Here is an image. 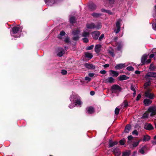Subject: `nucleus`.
Instances as JSON below:
<instances>
[{
    "instance_id": "nucleus-43",
    "label": "nucleus",
    "mask_w": 156,
    "mask_h": 156,
    "mask_svg": "<svg viewBox=\"0 0 156 156\" xmlns=\"http://www.w3.org/2000/svg\"><path fill=\"white\" fill-rule=\"evenodd\" d=\"M126 69L129 71H133L134 68L132 66H129L126 68Z\"/></svg>"
},
{
    "instance_id": "nucleus-49",
    "label": "nucleus",
    "mask_w": 156,
    "mask_h": 156,
    "mask_svg": "<svg viewBox=\"0 0 156 156\" xmlns=\"http://www.w3.org/2000/svg\"><path fill=\"white\" fill-rule=\"evenodd\" d=\"M132 134L133 135H136V136H137L138 135V133L137 130H135L132 132Z\"/></svg>"
},
{
    "instance_id": "nucleus-3",
    "label": "nucleus",
    "mask_w": 156,
    "mask_h": 156,
    "mask_svg": "<svg viewBox=\"0 0 156 156\" xmlns=\"http://www.w3.org/2000/svg\"><path fill=\"white\" fill-rule=\"evenodd\" d=\"M147 111L151 113L150 116L153 117L156 115V106L150 107L147 109Z\"/></svg>"
},
{
    "instance_id": "nucleus-19",
    "label": "nucleus",
    "mask_w": 156,
    "mask_h": 156,
    "mask_svg": "<svg viewBox=\"0 0 156 156\" xmlns=\"http://www.w3.org/2000/svg\"><path fill=\"white\" fill-rule=\"evenodd\" d=\"M86 26L88 29H94L95 28V24L94 23H87Z\"/></svg>"
},
{
    "instance_id": "nucleus-42",
    "label": "nucleus",
    "mask_w": 156,
    "mask_h": 156,
    "mask_svg": "<svg viewBox=\"0 0 156 156\" xmlns=\"http://www.w3.org/2000/svg\"><path fill=\"white\" fill-rule=\"evenodd\" d=\"M64 51H62L59 52L58 54V55L60 57L62 56L64 54Z\"/></svg>"
},
{
    "instance_id": "nucleus-54",
    "label": "nucleus",
    "mask_w": 156,
    "mask_h": 156,
    "mask_svg": "<svg viewBox=\"0 0 156 156\" xmlns=\"http://www.w3.org/2000/svg\"><path fill=\"white\" fill-rule=\"evenodd\" d=\"M133 138V137L132 135H130L128 136V140H131Z\"/></svg>"
},
{
    "instance_id": "nucleus-4",
    "label": "nucleus",
    "mask_w": 156,
    "mask_h": 156,
    "mask_svg": "<svg viewBox=\"0 0 156 156\" xmlns=\"http://www.w3.org/2000/svg\"><path fill=\"white\" fill-rule=\"evenodd\" d=\"M12 36L16 37H20V35L19 34L16 35V34L18 33L20 31L19 27L15 26L12 29Z\"/></svg>"
},
{
    "instance_id": "nucleus-11",
    "label": "nucleus",
    "mask_w": 156,
    "mask_h": 156,
    "mask_svg": "<svg viewBox=\"0 0 156 156\" xmlns=\"http://www.w3.org/2000/svg\"><path fill=\"white\" fill-rule=\"evenodd\" d=\"M113 153L116 156H119L121 154V152L118 147L115 148L112 150Z\"/></svg>"
},
{
    "instance_id": "nucleus-26",
    "label": "nucleus",
    "mask_w": 156,
    "mask_h": 156,
    "mask_svg": "<svg viewBox=\"0 0 156 156\" xmlns=\"http://www.w3.org/2000/svg\"><path fill=\"white\" fill-rule=\"evenodd\" d=\"M91 15L94 17L98 18L102 15V14L100 13L93 12L91 14Z\"/></svg>"
},
{
    "instance_id": "nucleus-32",
    "label": "nucleus",
    "mask_w": 156,
    "mask_h": 156,
    "mask_svg": "<svg viewBox=\"0 0 156 156\" xmlns=\"http://www.w3.org/2000/svg\"><path fill=\"white\" fill-rule=\"evenodd\" d=\"M151 83V81L150 80L146 82L144 84V88L146 89L147 87L150 86Z\"/></svg>"
},
{
    "instance_id": "nucleus-62",
    "label": "nucleus",
    "mask_w": 156,
    "mask_h": 156,
    "mask_svg": "<svg viewBox=\"0 0 156 156\" xmlns=\"http://www.w3.org/2000/svg\"><path fill=\"white\" fill-rule=\"evenodd\" d=\"M135 73L136 74H140V72L138 70H136Z\"/></svg>"
},
{
    "instance_id": "nucleus-59",
    "label": "nucleus",
    "mask_w": 156,
    "mask_h": 156,
    "mask_svg": "<svg viewBox=\"0 0 156 156\" xmlns=\"http://www.w3.org/2000/svg\"><path fill=\"white\" fill-rule=\"evenodd\" d=\"M152 52L153 54H154V56H156V49H153L152 51Z\"/></svg>"
},
{
    "instance_id": "nucleus-51",
    "label": "nucleus",
    "mask_w": 156,
    "mask_h": 156,
    "mask_svg": "<svg viewBox=\"0 0 156 156\" xmlns=\"http://www.w3.org/2000/svg\"><path fill=\"white\" fill-rule=\"evenodd\" d=\"M61 73L63 75H65L67 73V71L66 70H65L62 69V70Z\"/></svg>"
},
{
    "instance_id": "nucleus-14",
    "label": "nucleus",
    "mask_w": 156,
    "mask_h": 156,
    "mask_svg": "<svg viewBox=\"0 0 156 156\" xmlns=\"http://www.w3.org/2000/svg\"><path fill=\"white\" fill-rule=\"evenodd\" d=\"M152 101L148 98L145 99L143 101V103L145 106L150 105L152 103Z\"/></svg>"
},
{
    "instance_id": "nucleus-40",
    "label": "nucleus",
    "mask_w": 156,
    "mask_h": 156,
    "mask_svg": "<svg viewBox=\"0 0 156 156\" xmlns=\"http://www.w3.org/2000/svg\"><path fill=\"white\" fill-rule=\"evenodd\" d=\"M94 47V45H91L87 47L86 48V50H92L93 49Z\"/></svg>"
},
{
    "instance_id": "nucleus-12",
    "label": "nucleus",
    "mask_w": 156,
    "mask_h": 156,
    "mask_svg": "<svg viewBox=\"0 0 156 156\" xmlns=\"http://www.w3.org/2000/svg\"><path fill=\"white\" fill-rule=\"evenodd\" d=\"M150 77L156 78V73L153 72L148 73L146 75L145 78L146 79H148V77Z\"/></svg>"
},
{
    "instance_id": "nucleus-5",
    "label": "nucleus",
    "mask_w": 156,
    "mask_h": 156,
    "mask_svg": "<svg viewBox=\"0 0 156 156\" xmlns=\"http://www.w3.org/2000/svg\"><path fill=\"white\" fill-rule=\"evenodd\" d=\"M145 96L146 98H148L151 99H153L155 98L154 94L150 92V90L148 89L144 93Z\"/></svg>"
},
{
    "instance_id": "nucleus-17",
    "label": "nucleus",
    "mask_w": 156,
    "mask_h": 156,
    "mask_svg": "<svg viewBox=\"0 0 156 156\" xmlns=\"http://www.w3.org/2000/svg\"><path fill=\"white\" fill-rule=\"evenodd\" d=\"M45 3L48 5L51 6L55 2V0H44Z\"/></svg>"
},
{
    "instance_id": "nucleus-8",
    "label": "nucleus",
    "mask_w": 156,
    "mask_h": 156,
    "mask_svg": "<svg viewBox=\"0 0 156 156\" xmlns=\"http://www.w3.org/2000/svg\"><path fill=\"white\" fill-rule=\"evenodd\" d=\"M93 38L95 40L98 39L99 36L100 34V33L98 31H94L91 33Z\"/></svg>"
},
{
    "instance_id": "nucleus-22",
    "label": "nucleus",
    "mask_w": 156,
    "mask_h": 156,
    "mask_svg": "<svg viewBox=\"0 0 156 156\" xmlns=\"http://www.w3.org/2000/svg\"><path fill=\"white\" fill-rule=\"evenodd\" d=\"M131 126L130 124H127L125 127L124 131L126 133H128L131 129Z\"/></svg>"
},
{
    "instance_id": "nucleus-47",
    "label": "nucleus",
    "mask_w": 156,
    "mask_h": 156,
    "mask_svg": "<svg viewBox=\"0 0 156 156\" xmlns=\"http://www.w3.org/2000/svg\"><path fill=\"white\" fill-rule=\"evenodd\" d=\"M122 48V46L121 44H119L117 47V50L119 51H121Z\"/></svg>"
},
{
    "instance_id": "nucleus-44",
    "label": "nucleus",
    "mask_w": 156,
    "mask_h": 156,
    "mask_svg": "<svg viewBox=\"0 0 156 156\" xmlns=\"http://www.w3.org/2000/svg\"><path fill=\"white\" fill-rule=\"evenodd\" d=\"M123 103L124 104V108H127L128 105L127 101L126 100H124L123 102Z\"/></svg>"
},
{
    "instance_id": "nucleus-45",
    "label": "nucleus",
    "mask_w": 156,
    "mask_h": 156,
    "mask_svg": "<svg viewBox=\"0 0 156 156\" xmlns=\"http://www.w3.org/2000/svg\"><path fill=\"white\" fill-rule=\"evenodd\" d=\"M83 42L85 43H87L89 42V40L87 38L84 37L82 39Z\"/></svg>"
},
{
    "instance_id": "nucleus-1",
    "label": "nucleus",
    "mask_w": 156,
    "mask_h": 156,
    "mask_svg": "<svg viewBox=\"0 0 156 156\" xmlns=\"http://www.w3.org/2000/svg\"><path fill=\"white\" fill-rule=\"evenodd\" d=\"M73 101L75 104L76 105H81L82 104V102L81 100V98L77 94H73Z\"/></svg>"
},
{
    "instance_id": "nucleus-9",
    "label": "nucleus",
    "mask_w": 156,
    "mask_h": 156,
    "mask_svg": "<svg viewBox=\"0 0 156 156\" xmlns=\"http://www.w3.org/2000/svg\"><path fill=\"white\" fill-rule=\"evenodd\" d=\"M84 66L86 68L89 69H95V65L92 64L86 63L85 64Z\"/></svg>"
},
{
    "instance_id": "nucleus-50",
    "label": "nucleus",
    "mask_w": 156,
    "mask_h": 156,
    "mask_svg": "<svg viewBox=\"0 0 156 156\" xmlns=\"http://www.w3.org/2000/svg\"><path fill=\"white\" fill-rule=\"evenodd\" d=\"M104 34H102L100 36L98 39V40L100 41H101L102 39L104 38Z\"/></svg>"
},
{
    "instance_id": "nucleus-6",
    "label": "nucleus",
    "mask_w": 156,
    "mask_h": 156,
    "mask_svg": "<svg viewBox=\"0 0 156 156\" xmlns=\"http://www.w3.org/2000/svg\"><path fill=\"white\" fill-rule=\"evenodd\" d=\"M122 21V20L121 19H119L118 20L116 23V27L117 29H115L114 31L116 34L118 33L120 30V27L121 25H120Z\"/></svg>"
},
{
    "instance_id": "nucleus-27",
    "label": "nucleus",
    "mask_w": 156,
    "mask_h": 156,
    "mask_svg": "<svg viewBox=\"0 0 156 156\" xmlns=\"http://www.w3.org/2000/svg\"><path fill=\"white\" fill-rule=\"evenodd\" d=\"M150 139L151 137L147 135H146L144 136L143 141L144 142L148 141Z\"/></svg>"
},
{
    "instance_id": "nucleus-41",
    "label": "nucleus",
    "mask_w": 156,
    "mask_h": 156,
    "mask_svg": "<svg viewBox=\"0 0 156 156\" xmlns=\"http://www.w3.org/2000/svg\"><path fill=\"white\" fill-rule=\"evenodd\" d=\"M65 43L68 44L70 42L69 37H66L65 39L64 40Z\"/></svg>"
},
{
    "instance_id": "nucleus-60",
    "label": "nucleus",
    "mask_w": 156,
    "mask_h": 156,
    "mask_svg": "<svg viewBox=\"0 0 156 156\" xmlns=\"http://www.w3.org/2000/svg\"><path fill=\"white\" fill-rule=\"evenodd\" d=\"M106 13L110 15H112L113 14V13L109 10H107Z\"/></svg>"
},
{
    "instance_id": "nucleus-61",
    "label": "nucleus",
    "mask_w": 156,
    "mask_h": 156,
    "mask_svg": "<svg viewBox=\"0 0 156 156\" xmlns=\"http://www.w3.org/2000/svg\"><path fill=\"white\" fill-rule=\"evenodd\" d=\"M143 117L144 118H147L148 117V115H147L144 114L143 115Z\"/></svg>"
},
{
    "instance_id": "nucleus-18",
    "label": "nucleus",
    "mask_w": 156,
    "mask_h": 156,
    "mask_svg": "<svg viewBox=\"0 0 156 156\" xmlns=\"http://www.w3.org/2000/svg\"><path fill=\"white\" fill-rule=\"evenodd\" d=\"M101 47V45L100 44H97L95 45L94 50L96 53L98 54L100 51Z\"/></svg>"
},
{
    "instance_id": "nucleus-23",
    "label": "nucleus",
    "mask_w": 156,
    "mask_h": 156,
    "mask_svg": "<svg viewBox=\"0 0 156 156\" xmlns=\"http://www.w3.org/2000/svg\"><path fill=\"white\" fill-rule=\"evenodd\" d=\"M147 147L146 146H144L141 147L139 150V152L140 153L142 154H144V153L145 150H146L147 149Z\"/></svg>"
},
{
    "instance_id": "nucleus-39",
    "label": "nucleus",
    "mask_w": 156,
    "mask_h": 156,
    "mask_svg": "<svg viewBox=\"0 0 156 156\" xmlns=\"http://www.w3.org/2000/svg\"><path fill=\"white\" fill-rule=\"evenodd\" d=\"M140 140H139V141L137 142H134L133 143V147H136V146H137L140 142Z\"/></svg>"
},
{
    "instance_id": "nucleus-34",
    "label": "nucleus",
    "mask_w": 156,
    "mask_h": 156,
    "mask_svg": "<svg viewBox=\"0 0 156 156\" xmlns=\"http://www.w3.org/2000/svg\"><path fill=\"white\" fill-rule=\"evenodd\" d=\"M80 31L78 30H76L73 31V35H78L79 34Z\"/></svg>"
},
{
    "instance_id": "nucleus-46",
    "label": "nucleus",
    "mask_w": 156,
    "mask_h": 156,
    "mask_svg": "<svg viewBox=\"0 0 156 156\" xmlns=\"http://www.w3.org/2000/svg\"><path fill=\"white\" fill-rule=\"evenodd\" d=\"M79 38H80V37L78 36L77 35L76 36L73 37V39L74 41H76L78 40L79 39Z\"/></svg>"
},
{
    "instance_id": "nucleus-25",
    "label": "nucleus",
    "mask_w": 156,
    "mask_h": 156,
    "mask_svg": "<svg viewBox=\"0 0 156 156\" xmlns=\"http://www.w3.org/2000/svg\"><path fill=\"white\" fill-rule=\"evenodd\" d=\"M147 55H143L141 58V62L142 64H145V61L147 59Z\"/></svg>"
},
{
    "instance_id": "nucleus-7",
    "label": "nucleus",
    "mask_w": 156,
    "mask_h": 156,
    "mask_svg": "<svg viewBox=\"0 0 156 156\" xmlns=\"http://www.w3.org/2000/svg\"><path fill=\"white\" fill-rule=\"evenodd\" d=\"M144 128L147 130H151L153 129L154 128L151 124L146 123L144 125Z\"/></svg>"
},
{
    "instance_id": "nucleus-48",
    "label": "nucleus",
    "mask_w": 156,
    "mask_h": 156,
    "mask_svg": "<svg viewBox=\"0 0 156 156\" xmlns=\"http://www.w3.org/2000/svg\"><path fill=\"white\" fill-rule=\"evenodd\" d=\"M108 3L110 5L113 4L115 0H108Z\"/></svg>"
},
{
    "instance_id": "nucleus-53",
    "label": "nucleus",
    "mask_w": 156,
    "mask_h": 156,
    "mask_svg": "<svg viewBox=\"0 0 156 156\" xmlns=\"http://www.w3.org/2000/svg\"><path fill=\"white\" fill-rule=\"evenodd\" d=\"M130 89L133 91H136L135 87L133 85H131V86Z\"/></svg>"
},
{
    "instance_id": "nucleus-13",
    "label": "nucleus",
    "mask_w": 156,
    "mask_h": 156,
    "mask_svg": "<svg viewBox=\"0 0 156 156\" xmlns=\"http://www.w3.org/2000/svg\"><path fill=\"white\" fill-rule=\"evenodd\" d=\"M115 79L112 77H109L104 80V82L106 83H113L115 82Z\"/></svg>"
},
{
    "instance_id": "nucleus-57",
    "label": "nucleus",
    "mask_w": 156,
    "mask_h": 156,
    "mask_svg": "<svg viewBox=\"0 0 156 156\" xmlns=\"http://www.w3.org/2000/svg\"><path fill=\"white\" fill-rule=\"evenodd\" d=\"M66 34L65 32L63 31H62L60 32V35L61 36H64Z\"/></svg>"
},
{
    "instance_id": "nucleus-37",
    "label": "nucleus",
    "mask_w": 156,
    "mask_h": 156,
    "mask_svg": "<svg viewBox=\"0 0 156 156\" xmlns=\"http://www.w3.org/2000/svg\"><path fill=\"white\" fill-rule=\"evenodd\" d=\"M90 34L89 32L84 31L83 32L82 36L83 37H87L89 36Z\"/></svg>"
},
{
    "instance_id": "nucleus-2",
    "label": "nucleus",
    "mask_w": 156,
    "mask_h": 156,
    "mask_svg": "<svg viewBox=\"0 0 156 156\" xmlns=\"http://www.w3.org/2000/svg\"><path fill=\"white\" fill-rule=\"evenodd\" d=\"M122 90L121 87L117 84H114L112 86L111 88V90L112 93H116V90L120 92Z\"/></svg>"
},
{
    "instance_id": "nucleus-52",
    "label": "nucleus",
    "mask_w": 156,
    "mask_h": 156,
    "mask_svg": "<svg viewBox=\"0 0 156 156\" xmlns=\"http://www.w3.org/2000/svg\"><path fill=\"white\" fill-rule=\"evenodd\" d=\"M141 96L140 94H138L136 97V100L137 101H138L141 98Z\"/></svg>"
},
{
    "instance_id": "nucleus-38",
    "label": "nucleus",
    "mask_w": 156,
    "mask_h": 156,
    "mask_svg": "<svg viewBox=\"0 0 156 156\" xmlns=\"http://www.w3.org/2000/svg\"><path fill=\"white\" fill-rule=\"evenodd\" d=\"M120 111V109L118 108H116L115 110V114L116 115H118L119 114Z\"/></svg>"
},
{
    "instance_id": "nucleus-16",
    "label": "nucleus",
    "mask_w": 156,
    "mask_h": 156,
    "mask_svg": "<svg viewBox=\"0 0 156 156\" xmlns=\"http://www.w3.org/2000/svg\"><path fill=\"white\" fill-rule=\"evenodd\" d=\"M88 7L92 10H94L96 9V5L92 2H90L89 3Z\"/></svg>"
},
{
    "instance_id": "nucleus-56",
    "label": "nucleus",
    "mask_w": 156,
    "mask_h": 156,
    "mask_svg": "<svg viewBox=\"0 0 156 156\" xmlns=\"http://www.w3.org/2000/svg\"><path fill=\"white\" fill-rule=\"evenodd\" d=\"M100 73L102 74H105L106 73V71L105 70H101L100 72Z\"/></svg>"
},
{
    "instance_id": "nucleus-24",
    "label": "nucleus",
    "mask_w": 156,
    "mask_h": 156,
    "mask_svg": "<svg viewBox=\"0 0 156 156\" xmlns=\"http://www.w3.org/2000/svg\"><path fill=\"white\" fill-rule=\"evenodd\" d=\"M85 57L89 59H90L92 58L93 55L91 53L86 52L85 53Z\"/></svg>"
},
{
    "instance_id": "nucleus-10",
    "label": "nucleus",
    "mask_w": 156,
    "mask_h": 156,
    "mask_svg": "<svg viewBox=\"0 0 156 156\" xmlns=\"http://www.w3.org/2000/svg\"><path fill=\"white\" fill-rule=\"evenodd\" d=\"M118 144V142L116 141H113L112 140L110 139L108 141V148H111L113 147L115 145Z\"/></svg>"
},
{
    "instance_id": "nucleus-31",
    "label": "nucleus",
    "mask_w": 156,
    "mask_h": 156,
    "mask_svg": "<svg viewBox=\"0 0 156 156\" xmlns=\"http://www.w3.org/2000/svg\"><path fill=\"white\" fill-rule=\"evenodd\" d=\"M102 27L101 23H98L96 26L95 25V28L97 30H99Z\"/></svg>"
},
{
    "instance_id": "nucleus-35",
    "label": "nucleus",
    "mask_w": 156,
    "mask_h": 156,
    "mask_svg": "<svg viewBox=\"0 0 156 156\" xmlns=\"http://www.w3.org/2000/svg\"><path fill=\"white\" fill-rule=\"evenodd\" d=\"M108 53L111 55L112 57H114L115 56V54L113 51V50L112 49L111 50H108Z\"/></svg>"
},
{
    "instance_id": "nucleus-15",
    "label": "nucleus",
    "mask_w": 156,
    "mask_h": 156,
    "mask_svg": "<svg viewBox=\"0 0 156 156\" xmlns=\"http://www.w3.org/2000/svg\"><path fill=\"white\" fill-rule=\"evenodd\" d=\"M86 111L89 114H92L94 112V109L92 107L90 106L86 108Z\"/></svg>"
},
{
    "instance_id": "nucleus-30",
    "label": "nucleus",
    "mask_w": 156,
    "mask_h": 156,
    "mask_svg": "<svg viewBox=\"0 0 156 156\" xmlns=\"http://www.w3.org/2000/svg\"><path fill=\"white\" fill-rule=\"evenodd\" d=\"M131 154V151H128L124 152L122 154V156H129Z\"/></svg>"
},
{
    "instance_id": "nucleus-21",
    "label": "nucleus",
    "mask_w": 156,
    "mask_h": 156,
    "mask_svg": "<svg viewBox=\"0 0 156 156\" xmlns=\"http://www.w3.org/2000/svg\"><path fill=\"white\" fill-rule=\"evenodd\" d=\"M118 78L119 80L122 81L128 79L129 77L126 75H122L119 76Z\"/></svg>"
},
{
    "instance_id": "nucleus-20",
    "label": "nucleus",
    "mask_w": 156,
    "mask_h": 156,
    "mask_svg": "<svg viewBox=\"0 0 156 156\" xmlns=\"http://www.w3.org/2000/svg\"><path fill=\"white\" fill-rule=\"evenodd\" d=\"M125 66V64H119L117 65L115 67V68L116 70L120 69L124 67Z\"/></svg>"
},
{
    "instance_id": "nucleus-64",
    "label": "nucleus",
    "mask_w": 156,
    "mask_h": 156,
    "mask_svg": "<svg viewBox=\"0 0 156 156\" xmlns=\"http://www.w3.org/2000/svg\"><path fill=\"white\" fill-rule=\"evenodd\" d=\"M107 10H106L104 9H101V11L103 12H105L106 13Z\"/></svg>"
},
{
    "instance_id": "nucleus-33",
    "label": "nucleus",
    "mask_w": 156,
    "mask_h": 156,
    "mask_svg": "<svg viewBox=\"0 0 156 156\" xmlns=\"http://www.w3.org/2000/svg\"><path fill=\"white\" fill-rule=\"evenodd\" d=\"M126 140L124 138H123L122 139L120 140L119 141V143L120 145H123L125 144L126 142Z\"/></svg>"
},
{
    "instance_id": "nucleus-28",
    "label": "nucleus",
    "mask_w": 156,
    "mask_h": 156,
    "mask_svg": "<svg viewBox=\"0 0 156 156\" xmlns=\"http://www.w3.org/2000/svg\"><path fill=\"white\" fill-rule=\"evenodd\" d=\"M110 71L113 74L112 76L113 77H117L119 75V73L115 71L111 70Z\"/></svg>"
},
{
    "instance_id": "nucleus-36",
    "label": "nucleus",
    "mask_w": 156,
    "mask_h": 156,
    "mask_svg": "<svg viewBox=\"0 0 156 156\" xmlns=\"http://www.w3.org/2000/svg\"><path fill=\"white\" fill-rule=\"evenodd\" d=\"M156 69V67L154 66L152 63L151 64L150 66L149 69L151 70L154 71Z\"/></svg>"
},
{
    "instance_id": "nucleus-58",
    "label": "nucleus",
    "mask_w": 156,
    "mask_h": 156,
    "mask_svg": "<svg viewBox=\"0 0 156 156\" xmlns=\"http://www.w3.org/2000/svg\"><path fill=\"white\" fill-rule=\"evenodd\" d=\"M94 74V73H90L88 74V76L90 77H93Z\"/></svg>"
},
{
    "instance_id": "nucleus-29",
    "label": "nucleus",
    "mask_w": 156,
    "mask_h": 156,
    "mask_svg": "<svg viewBox=\"0 0 156 156\" xmlns=\"http://www.w3.org/2000/svg\"><path fill=\"white\" fill-rule=\"evenodd\" d=\"M69 21L71 23H75L76 22V18L75 17L73 16L70 17L69 18Z\"/></svg>"
},
{
    "instance_id": "nucleus-63",
    "label": "nucleus",
    "mask_w": 156,
    "mask_h": 156,
    "mask_svg": "<svg viewBox=\"0 0 156 156\" xmlns=\"http://www.w3.org/2000/svg\"><path fill=\"white\" fill-rule=\"evenodd\" d=\"M154 56V54H151L149 56V58H153Z\"/></svg>"
},
{
    "instance_id": "nucleus-55",
    "label": "nucleus",
    "mask_w": 156,
    "mask_h": 156,
    "mask_svg": "<svg viewBox=\"0 0 156 156\" xmlns=\"http://www.w3.org/2000/svg\"><path fill=\"white\" fill-rule=\"evenodd\" d=\"M85 80H87L88 81H90L91 80V78L89 77L86 76L85 77Z\"/></svg>"
}]
</instances>
